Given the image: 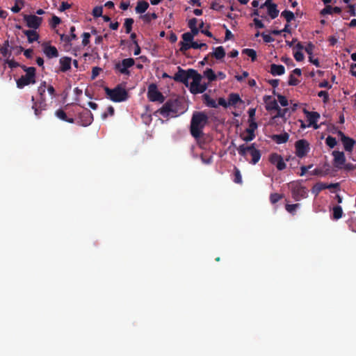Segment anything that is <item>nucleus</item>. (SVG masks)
I'll return each mask as SVG.
<instances>
[{
    "label": "nucleus",
    "instance_id": "f257e3e1",
    "mask_svg": "<svg viewBox=\"0 0 356 356\" xmlns=\"http://www.w3.org/2000/svg\"><path fill=\"white\" fill-rule=\"evenodd\" d=\"M209 122L207 115L202 111H195L193 113L190 132L191 136L197 139L203 135V129Z\"/></svg>",
    "mask_w": 356,
    "mask_h": 356
},
{
    "label": "nucleus",
    "instance_id": "f03ea898",
    "mask_svg": "<svg viewBox=\"0 0 356 356\" xmlns=\"http://www.w3.org/2000/svg\"><path fill=\"white\" fill-rule=\"evenodd\" d=\"M180 102L177 99H168L164 103L161 108L157 110L163 118H174L178 115Z\"/></svg>",
    "mask_w": 356,
    "mask_h": 356
},
{
    "label": "nucleus",
    "instance_id": "7ed1b4c3",
    "mask_svg": "<svg viewBox=\"0 0 356 356\" xmlns=\"http://www.w3.org/2000/svg\"><path fill=\"white\" fill-rule=\"evenodd\" d=\"M107 98L114 102H122L126 101L129 97L128 92L120 85H118L113 89L108 87L104 88Z\"/></svg>",
    "mask_w": 356,
    "mask_h": 356
},
{
    "label": "nucleus",
    "instance_id": "20e7f679",
    "mask_svg": "<svg viewBox=\"0 0 356 356\" xmlns=\"http://www.w3.org/2000/svg\"><path fill=\"white\" fill-rule=\"evenodd\" d=\"M22 69L26 72L25 75H22L16 81L18 88H23L24 87L35 83V73L36 69L34 67H26L21 65Z\"/></svg>",
    "mask_w": 356,
    "mask_h": 356
},
{
    "label": "nucleus",
    "instance_id": "39448f33",
    "mask_svg": "<svg viewBox=\"0 0 356 356\" xmlns=\"http://www.w3.org/2000/svg\"><path fill=\"white\" fill-rule=\"evenodd\" d=\"M197 71L193 69H188L184 70L180 67H178V71L175 74L173 79L176 82L184 83L186 87L188 86V79H193L197 74Z\"/></svg>",
    "mask_w": 356,
    "mask_h": 356
},
{
    "label": "nucleus",
    "instance_id": "423d86ee",
    "mask_svg": "<svg viewBox=\"0 0 356 356\" xmlns=\"http://www.w3.org/2000/svg\"><path fill=\"white\" fill-rule=\"evenodd\" d=\"M238 152L242 156H245L247 152H249L252 156L250 163L255 165L259 162L261 159V152L259 149L254 147V143H252L250 146H245L244 144L240 145L238 147Z\"/></svg>",
    "mask_w": 356,
    "mask_h": 356
},
{
    "label": "nucleus",
    "instance_id": "0eeeda50",
    "mask_svg": "<svg viewBox=\"0 0 356 356\" xmlns=\"http://www.w3.org/2000/svg\"><path fill=\"white\" fill-rule=\"evenodd\" d=\"M147 98L150 102H158L159 103H163L165 101V97L158 90L157 86L155 83H151L148 86L147 90Z\"/></svg>",
    "mask_w": 356,
    "mask_h": 356
},
{
    "label": "nucleus",
    "instance_id": "6e6552de",
    "mask_svg": "<svg viewBox=\"0 0 356 356\" xmlns=\"http://www.w3.org/2000/svg\"><path fill=\"white\" fill-rule=\"evenodd\" d=\"M134 59L131 58H124L121 62L115 63L114 70L118 71L122 74L129 75L130 71L129 70V68L134 66Z\"/></svg>",
    "mask_w": 356,
    "mask_h": 356
},
{
    "label": "nucleus",
    "instance_id": "1a4fd4ad",
    "mask_svg": "<svg viewBox=\"0 0 356 356\" xmlns=\"http://www.w3.org/2000/svg\"><path fill=\"white\" fill-rule=\"evenodd\" d=\"M296 154L299 158L305 157L309 151V143L305 139H300L295 143Z\"/></svg>",
    "mask_w": 356,
    "mask_h": 356
},
{
    "label": "nucleus",
    "instance_id": "9d476101",
    "mask_svg": "<svg viewBox=\"0 0 356 356\" xmlns=\"http://www.w3.org/2000/svg\"><path fill=\"white\" fill-rule=\"evenodd\" d=\"M337 134L341 138L344 149L346 152H351L356 141L353 138L346 136L344 133L340 130H338Z\"/></svg>",
    "mask_w": 356,
    "mask_h": 356
},
{
    "label": "nucleus",
    "instance_id": "9b49d317",
    "mask_svg": "<svg viewBox=\"0 0 356 356\" xmlns=\"http://www.w3.org/2000/svg\"><path fill=\"white\" fill-rule=\"evenodd\" d=\"M24 20L26 22L28 27L35 30L40 27L42 18L34 15H24Z\"/></svg>",
    "mask_w": 356,
    "mask_h": 356
},
{
    "label": "nucleus",
    "instance_id": "f8f14e48",
    "mask_svg": "<svg viewBox=\"0 0 356 356\" xmlns=\"http://www.w3.org/2000/svg\"><path fill=\"white\" fill-rule=\"evenodd\" d=\"M266 7L268 14L271 19H275L279 15V10L277 8V4L272 2V0H266L264 4L260 6V9Z\"/></svg>",
    "mask_w": 356,
    "mask_h": 356
},
{
    "label": "nucleus",
    "instance_id": "ddd939ff",
    "mask_svg": "<svg viewBox=\"0 0 356 356\" xmlns=\"http://www.w3.org/2000/svg\"><path fill=\"white\" fill-rule=\"evenodd\" d=\"M303 112L309 121L308 127L312 126L315 129H318L319 126L317 124V121L320 118V114L318 112L308 111L306 109H304Z\"/></svg>",
    "mask_w": 356,
    "mask_h": 356
},
{
    "label": "nucleus",
    "instance_id": "4468645a",
    "mask_svg": "<svg viewBox=\"0 0 356 356\" xmlns=\"http://www.w3.org/2000/svg\"><path fill=\"white\" fill-rule=\"evenodd\" d=\"M269 161L276 166L278 170H283L286 168V163L281 155L273 153L269 156Z\"/></svg>",
    "mask_w": 356,
    "mask_h": 356
},
{
    "label": "nucleus",
    "instance_id": "2eb2a0df",
    "mask_svg": "<svg viewBox=\"0 0 356 356\" xmlns=\"http://www.w3.org/2000/svg\"><path fill=\"white\" fill-rule=\"evenodd\" d=\"M332 156H334L333 163L335 168L341 169L342 165L346 163V156L343 152L333 151Z\"/></svg>",
    "mask_w": 356,
    "mask_h": 356
},
{
    "label": "nucleus",
    "instance_id": "dca6fc26",
    "mask_svg": "<svg viewBox=\"0 0 356 356\" xmlns=\"http://www.w3.org/2000/svg\"><path fill=\"white\" fill-rule=\"evenodd\" d=\"M257 127V123L254 120H250L249 127L245 130L248 135L243 137V140L245 142H250L254 140L255 138L254 131Z\"/></svg>",
    "mask_w": 356,
    "mask_h": 356
},
{
    "label": "nucleus",
    "instance_id": "f3484780",
    "mask_svg": "<svg viewBox=\"0 0 356 356\" xmlns=\"http://www.w3.org/2000/svg\"><path fill=\"white\" fill-rule=\"evenodd\" d=\"M79 118L81 121V124L85 127L90 125L93 121L92 113L88 109H85L83 112L80 113Z\"/></svg>",
    "mask_w": 356,
    "mask_h": 356
},
{
    "label": "nucleus",
    "instance_id": "a211bd4d",
    "mask_svg": "<svg viewBox=\"0 0 356 356\" xmlns=\"http://www.w3.org/2000/svg\"><path fill=\"white\" fill-rule=\"evenodd\" d=\"M307 195L306 188L301 186H296L292 188V196L296 201L300 200L301 198L305 197Z\"/></svg>",
    "mask_w": 356,
    "mask_h": 356
},
{
    "label": "nucleus",
    "instance_id": "6ab92c4d",
    "mask_svg": "<svg viewBox=\"0 0 356 356\" xmlns=\"http://www.w3.org/2000/svg\"><path fill=\"white\" fill-rule=\"evenodd\" d=\"M47 88V83L46 81H42L40 83V86L38 88V92L40 96L39 99L37 101L40 104V107L42 108H44V106H46V99L44 96V93Z\"/></svg>",
    "mask_w": 356,
    "mask_h": 356
},
{
    "label": "nucleus",
    "instance_id": "aec40b11",
    "mask_svg": "<svg viewBox=\"0 0 356 356\" xmlns=\"http://www.w3.org/2000/svg\"><path fill=\"white\" fill-rule=\"evenodd\" d=\"M202 79V76L200 74L197 73L195 77L193 79V81L191 83L190 85V92L193 94H199V92H197V90H199L200 89V83L201 82Z\"/></svg>",
    "mask_w": 356,
    "mask_h": 356
},
{
    "label": "nucleus",
    "instance_id": "412c9836",
    "mask_svg": "<svg viewBox=\"0 0 356 356\" xmlns=\"http://www.w3.org/2000/svg\"><path fill=\"white\" fill-rule=\"evenodd\" d=\"M43 51L49 58H57L59 56L58 51L54 46L45 45Z\"/></svg>",
    "mask_w": 356,
    "mask_h": 356
},
{
    "label": "nucleus",
    "instance_id": "4be33fe9",
    "mask_svg": "<svg viewBox=\"0 0 356 356\" xmlns=\"http://www.w3.org/2000/svg\"><path fill=\"white\" fill-rule=\"evenodd\" d=\"M264 100L266 105V109L268 111H273V110H277L279 108L278 104L275 99L272 100L270 96H265L264 97Z\"/></svg>",
    "mask_w": 356,
    "mask_h": 356
},
{
    "label": "nucleus",
    "instance_id": "5701e85b",
    "mask_svg": "<svg viewBox=\"0 0 356 356\" xmlns=\"http://www.w3.org/2000/svg\"><path fill=\"white\" fill-rule=\"evenodd\" d=\"M60 70L63 72H65L71 69L72 59L70 57H62L60 60Z\"/></svg>",
    "mask_w": 356,
    "mask_h": 356
},
{
    "label": "nucleus",
    "instance_id": "b1692460",
    "mask_svg": "<svg viewBox=\"0 0 356 356\" xmlns=\"http://www.w3.org/2000/svg\"><path fill=\"white\" fill-rule=\"evenodd\" d=\"M289 138V135L286 132L281 134H274L271 136V139L277 144L286 143Z\"/></svg>",
    "mask_w": 356,
    "mask_h": 356
},
{
    "label": "nucleus",
    "instance_id": "393cba45",
    "mask_svg": "<svg viewBox=\"0 0 356 356\" xmlns=\"http://www.w3.org/2000/svg\"><path fill=\"white\" fill-rule=\"evenodd\" d=\"M191 32H186L182 34L181 38L185 42H191L193 40V38L195 35L198 34L200 32L199 29L197 27L196 28H192L190 29Z\"/></svg>",
    "mask_w": 356,
    "mask_h": 356
},
{
    "label": "nucleus",
    "instance_id": "a878e982",
    "mask_svg": "<svg viewBox=\"0 0 356 356\" xmlns=\"http://www.w3.org/2000/svg\"><path fill=\"white\" fill-rule=\"evenodd\" d=\"M270 72L273 76H280L284 74L285 67L282 65L271 64Z\"/></svg>",
    "mask_w": 356,
    "mask_h": 356
},
{
    "label": "nucleus",
    "instance_id": "bb28decb",
    "mask_svg": "<svg viewBox=\"0 0 356 356\" xmlns=\"http://www.w3.org/2000/svg\"><path fill=\"white\" fill-rule=\"evenodd\" d=\"M277 114L272 118V120H275L277 118H280V124H283L286 121V115L289 112V108H281L279 106V108L276 110Z\"/></svg>",
    "mask_w": 356,
    "mask_h": 356
},
{
    "label": "nucleus",
    "instance_id": "cd10ccee",
    "mask_svg": "<svg viewBox=\"0 0 356 356\" xmlns=\"http://www.w3.org/2000/svg\"><path fill=\"white\" fill-rule=\"evenodd\" d=\"M149 8V3L145 0H140L138 1L137 5L135 8L136 13L143 14Z\"/></svg>",
    "mask_w": 356,
    "mask_h": 356
},
{
    "label": "nucleus",
    "instance_id": "c85d7f7f",
    "mask_svg": "<svg viewBox=\"0 0 356 356\" xmlns=\"http://www.w3.org/2000/svg\"><path fill=\"white\" fill-rule=\"evenodd\" d=\"M23 33L27 36L28 42L33 43L39 38L38 33L35 30H24Z\"/></svg>",
    "mask_w": 356,
    "mask_h": 356
},
{
    "label": "nucleus",
    "instance_id": "c756f323",
    "mask_svg": "<svg viewBox=\"0 0 356 356\" xmlns=\"http://www.w3.org/2000/svg\"><path fill=\"white\" fill-rule=\"evenodd\" d=\"M56 116L59 118L60 120L69 122V123H74V120L72 118H68L67 116L66 113L61 108L58 109L55 112Z\"/></svg>",
    "mask_w": 356,
    "mask_h": 356
},
{
    "label": "nucleus",
    "instance_id": "7c9ffc66",
    "mask_svg": "<svg viewBox=\"0 0 356 356\" xmlns=\"http://www.w3.org/2000/svg\"><path fill=\"white\" fill-rule=\"evenodd\" d=\"M209 55L215 57L217 60H221L225 56V51L223 47L220 46L215 48L214 51L211 53Z\"/></svg>",
    "mask_w": 356,
    "mask_h": 356
},
{
    "label": "nucleus",
    "instance_id": "2f4dec72",
    "mask_svg": "<svg viewBox=\"0 0 356 356\" xmlns=\"http://www.w3.org/2000/svg\"><path fill=\"white\" fill-rule=\"evenodd\" d=\"M202 99L204 104L211 108H217L218 104L216 101L211 98L208 94H204L202 95Z\"/></svg>",
    "mask_w": 356,
    "mask_h": 356
},
{
    "label": "nucleus",
    "instance_id": "473e14b6",
    "mask_svg": "<svg viewBox=\"0 0 356 356\" xmlns=\"http://www.w3.org/2000/svg\"><path fill=\"white\" fill-rule=\"evenodd\" d=\"M332 219L334 220H337L342 217L343 215V209L341 206L337 205L334 206L332 209Z\"/></svg>",
    "mask_w": 356,
    "mask_h": 356
},
{
    "label": "nucleus",
    "instance_id": "72a5a7b5",
    "mask_svg": "<svg viewBox=\"0 0 356 356\" xmlns=\"http://www.w3.org/2000/svg\"><path fill=\"white\" fill-rule=\"evenodd\" d=\"M31 101H32V102H33V106H32V108L34 110V113H35V115L37 117H39V116L40 115V114H41L42 111L43 110H45V107H46V106H44V108H42L40 107V104H39V102H35V98H34V97H33V96L31 97Z\"/></svg>",
    "mask_w": 356,
    "mask_h": 356
},
{
    "label": "nucleus",
    "instance_id": "f704fd0d",
    "mask_svg": "<svg viewBox=\"0 0 356 356\" xmlns=\"http://www.w3.org/2000/svg\"><path fill=\"white\" fill-rule=\"evenodd\" d=\"M241 102V99L240 96L236 93H231L229 95L228 98V104L231 106H234L237 104L238 102Z\"/></svg>",
    "mask_w": 356,
    "mask_h": 356
},
{
    "label": "nucleus",
    "instance_id": "c9c22d12",
    "mask_svg": "<svg viewBox=\"0 0 356 356\" xmlns=\"http://www.w3.org/2000/svg\"><path fill=\"white\" fill-rule=\"evenodd\" d=\"M327 188V184L323 183V182H318L316 184L312 189V192L315 194V195H317L321 191Z\"/></svg>",
    "mask_w": 356,
    "mask_h": 356
},
{
    "label": "nucleus",
    "instance_id": "e433bc0d",
    "mask_svg": "<svg viewBox=\"0 0 356 356\" xmlns=\"http://www.w3.org/2000/svg\"><path fill=\"white\" fill-rule=\"evenodd\" d=\"M204 76L208 79L209 82L216 81L217 79V75L211 68L206 69V70L204 72Z\"/></svg>",
    "mask_w": 356,
    "mask_h": 356
},
{
    "label": "nucleus",
    "instance_id": "4c0bfd02",
    "mask_svg": "<svg viewBox=\"0 0 356 356\" xmlns=\"http://www.w3.org/2000/svg\"><path fill=\"white\" fill-rule=\"evenodd\" d=\"M281 16L283 17L287 23L291 22L295 19L294 13L290 10H284L281 13Z\"/></svg>",
    "mask_w": 356,
    "mask_h": 356
},
{
    "label": "nucleus",
    "instance_id": "58836bf2",
    "mask_svg": "<svg viewBox=\"0 0 356 356\" xmlns=\"http://www.w3.org/2000/svg\"><path fill=\"white\" fill-rule=\"evenodd\" d=\"M9 42L8 40H6L3 45L0 47V53L3 55V57H10V52L8 51Z\"/></svg>",
    "mask_w": 356,
    "mask_h": 356
},
{
    "label": "nucleus",
    "instance_id": "ea45409f",
    "mask_svg": "<svg viewBox=\"0 0 356 356\" xmlns=\"http://www.w3.org/2000/svg\"><path fill=\"white\" fill-rule=\"evenodd\" d=\"M242 54L249 56L253 62L257 59V52L253 49H244L242 51Z\"/></svg>",
    "mask_w": 356,
    "mask_h": 356
},
{
    "label": "nucleus",
    "instance_id": "a19ab883",
    "mask_svg": "<svg viewBox=\"0 0 356 356\" xmlns=\"http://www.w3.org/2000/svg\"><path fill=\"white\" fill-rule=\"evenodd\" d=\"M140 18L145 23H149L152 19H156L157 18V15L155 13H146L143 15L140 16Z\"/></svg>",
    "mask_w": 356,
    "mask_h": 356
},
{
    "label": "nucleus",
    "instance_id": "79ce46f5",
    "mask_svg": "<svg viewBox=\"0 0 356 356\" xmlns=\"http://www.w3.org/2000/svg\"><path fill=\"white\" fill-rule=\"evenodd\" d=\"M134 21L132 18H126L124 23L126 33H130Z\"/></svg>",
    "mask_w": 356,
    "mask_h": 356
},
{
    "label": "nucleus",
    "instance_id": "37998d69",
    "mask_svg": "<svg viewBox=\"0 0 356 356\" xmlns=\"http://www.w3.org/2000/svg\"><path fill=\"white\" fill-rule=\"evenodd\" d=\"M180 45V51L182 53H185L186 51L190 49L191 48V42H185L184 40L183 41L179 42Z\"/></svg>",
    "mask_w": 356,
    "mask_h": 356
},
{
    "label": "nucleus",
    "instance_id": "c03bdc74",
    "mask_svg": "<svg viewBox=\"0 0 356 356\" xmlns=\"http://www.w3.org/2000/svg\"><path fill=\"white\" fill-rule=\"evenodd\" d=\"M326 145L330 148H334L337 145V140L335 138L328 136L325 140Z\"/></svg>",
    "mask_w": 356,
    "mask_h": 356
},
{
    "label": "nucleus",
    "instance_id": "a18cd8bd",
    "mask_svg": "<svg viewBox=\"0 0 356 356\" xmlns=\"http://www.w3.org/2000/svg\"><path fill=\"white\" fill-rule=\"evenodd\" d=\"M234 181L236 184H241L242 183V177H241V172L240 170L237 168H234Z\"/></svg>",
    "mask_w": 356,
    "mask_h": 356
},
{
    "label": "nucleus",
    "instance_id": "49530a36",
    "mask_svg": "<svg viewBox=\"0 0 356 356\" xmlns=\"http://www.w3.org/2000/svg\"><path fill=\"white\" fill-rule=\"evenodd\" d=\"M283 195L277 193H272L270 195V201L272 204H275L278 202L282 198Z\"/></svg>",
    "mask_w": 356,
    "mask_h": 356
},
{
    "label": "nucleus",
    "instance_id": "de8ad7c7",
    "mask_svg": "<svg viewBox=\"0 0 356 356\" xmlns=\"http://www.w3.org/2000/svg\"><path fill=\"white\" fill-rule=\"evenodd\" d=\"M300 204L297 203V204H286L285 206V209L286 210L290 213H292V214H294L296 209H298V207H300Z\"/></svg>",
    "mask_w": 356,
    "mask_h": 356
},
{
    "label": "nucleus",
    "instance_id": "09e8293b",
    "mask_svg": "<svg viewBox=\"0 0 356 356\" xmlns=\"http://www.w3.org/2000/svg\"><path fill=\"white\" fill-rule=\"evenodd\" d=\"M273 93L275 95H277V99H278V100H279V102H280V104L282 106H288V104H288V100H287V99H286L284 96H283V95H280V94H276L275 90L273 92Z\"/></svg>",
    "mask_w": 356,
    "mask_h": 356
},
{
    "label": "nucleus",
    "instance_id": "8fccbe9b",
    "mask_svg": "<svg viewBox=\"0 0 356 356\" xmlns=\"http://www.w3.org/2000/svg\"><path fill=\"white\" fill-rule=\"evenodd\" d=\"M103 8L102 6H96L92 10V15L95 17H99L102 16Z\"/></svg>",
    "mask_w": 356,
    "mask_h": 356
},
{
    "label": "nucleus",
    "instance_id": "3c124183",
    "mask_svg": "<svg viewBox=\"0 0 356 356\" xmlns=\"http://www.w3.org/2000/svg\"><path fill=\"white\" fill-rule=\"evenodd\" d=\"M60 22V19L58 17L54 15L50 22V26L51 28L55 29Z\"/></svg>",
    "mask_w": 356,
    "mask_h": 356
},
{
    "label": "nucleus",
    "instance_id": "603ef678",
    "mask_svg": "<svg viewBox=\"0 0 356 356\" xmlns=\"http://www.w3.org/2000/svg\"><path fill=\"white\" fill-rule=\"evenodd\" d=\"M82 38H83L82 44L83 46H87L90 43V33H87V32H84L82 34Z\"/></svg>",
    "mask_w": 356,
    "mask_h": 356
},
{
    "label": "nucleus",
    "instance_id": "864d4df0",
    "mask_svg": "<svg viewBox=\"0 0 356 356\" xmlns=\"http://www.w3.org/2000/svg\"><path fill=\"white\" fill-rule=\"evenodd\" d=\"M300 81L294 76L293 74H290L289 77L288 84L289 86H297Z\"/></svg>",
    "mask_w": 356,
    "mask_h": 356
},
{
    "label": "nucleus",
    "instance_id": "5fc2aeb1",
    "mask_svg": "<svg viewBox=\"0 0 356 356\" xmlns=\"http://www.w3.org/2000/svg\"><path fill=\"white\" fill-rule=\"evenodd\" d=\"M332 7L330 5L325 6V7L321 11V14L322 15H332Z\"/></svg>",
    "mask_w": 356,
    "mask_h": 356
},
{
    "label": "nucleus",
    "instance_id": "6e6d98bb",
    "mask_svg": "<svg viewBox=\"0 0 356 356\" xmlns=\"http://www.w3.org/2000/svg\"><path fill=\"white\" fill-rule=\"evenodd\" d=\"M293 56L295 59L298 62L302 61L305 58L303 54L300 51H296L293 54Z\"/></svg>",
    "mask_w": 356,
    "mask_h": 356
},
{
    "label": "nucleus",
    "instance_id": "4d7b16f0",
    "mask_svg": "<svg viewBox=\"0 0 356 356\" xmlns=\"http://www.w3.org/2000/svg\"><path fill=\"white\" fill-rule=\"evenodd\" d=\"M318 96L323 98V102L325 103L328 101L329 95L327 91L321 90L318 92Z\"/></svg>",
    "mask_w": 356,
    "mask_h": 356
},
{
    "label": "nucleus",
    "instance_id": "13d9d810",
    "mask_svg": "<svg viewBox=\"0 0 356 356\" xmlns=\"http://www.w3.org/2000/svg\"><path fill=\"white\" fill-rule=\"evenodd\" d=\"M261 35V37L263 38V40L265 42L268 43V42H273L275 40L274 38L268 34L262 33Z\"/></svg>",
    "mask_w": 356,
    "mask_h": 356
},
{
    "label": "nucleus",
    "instance_id": "bf43d9fd",
    "mask_svg": "<svg viewBox=\"0 0 356 356\" xmlns=\"http://www.w3.org/2000/svg\"><path fill=\"white\" fill-rule=\"evenodd\" d=\"M102 71V68L99 67H94L92 70V79H95L99 74V72Z\"/></svg>",
    "mask_w": 356,
    "mask_h": 356
},
{
    "label": "nucleus",
    "instance_id": "052dcab7",
    "mask_svg": "<svg viewBox=\"0 0 356 356\" xmlns=\"http://www.w3.org/2000/svg\"><path fill=\"white\" fill-rule=\"evenodd\" d=\"M314 48V45L312 42H309L304 49L309 55H312L313 54Z\"/></svg>",
    "mask_w": 356,
    "mask_h": 356
},
{
    "label": "nucleus",
    "instance_id": "680f3d73",
    "mask_svg": "<svg viewBox=\"0 0 356 356\" xmlns=\"http://www.w3.org/2000/svg\"><path fill=\"white\" fill-rule=\"evenodd\" d=\"M60 40L63 42H65L69 46H71L70 42L72 41L70 35H67L65 34L60 35Z\"/></svg>",
    "mask_w": 356,
    "mask_h": 356
},
{
    "label": "nucleus",
    "instance_id": "e2e57ef3",
    "mask_svg": "<svg viewBox=\"0 0 356 356\" xmlns=\"http://www.w3.org/2000/svg\"><path fill=\"white\" fill-rule=\"evenodd\" d=\"M7 64L8 65V67L11 69H13V68H15V67H17L19 66V64L15 61L14 60H8L6 61Z\"/></svg>",
    "mask_w": 356,
    "mask_h": 356
},
{
    "label": "nucleus",
    "instance_id": "0e129e2a",
    "mask_svg": "<svg viewBox=\"0 0 356 356\" xmlns=\"http://www.w3.org/2000/svg\"><path fill=\"white\" fill-rule=\"evenodd\" d=\"M197 19L196 18H192L188 21V26L189 29L197 27Z\"/></svg>",
    "mask_w": 356,
    "mask_h": 356
},
{
    "label": "nucleus",
    "instance_id": "69168bd1",
    "mask_svg": "<svg viewBox=\"0 0 356 356\" xmlns=\"http://www.w3.org/2000/svg\"><path fill=\"white\" fill-rule=\"evenodd\" d=\"M70 8H71V4L68 3L67 2L63 1L61 3L59 10L63 12L67 9H69Z\"/></svg>",
    "mask_w": 356,
    "mask_h": 356
},
{
    "label": "nucleus",
    "instance_id": "338daca9",
    "mask_svg": "<svg viewBox=\"0 0 356 356\" xmlns=\"http://www.w3.org/2000/svg\"><path fill=\"white\" fill-rule=\"evenodd\" d=\"M249 74L248 72L244 71L241 75H236L235 78L238 81H242L245 78H247Z\"/></svg>",
    "mask_w": 356,
    "mask_h": 356
},
{
    "label": "nucleus",
    "instance_id": "774afa93",
    "mask_svg": "<svg viewBox=\"0 0 356 356\" xmlns=\"http://www.w3.org/2000/svg\"><path fill=\"white\" fill-rule=\"evenodd\" d=\"M253 21H254L256 28L263 29L264 27V24L260 19H259L257 18H254Z\"/></svg>",
    "mask_w": 356,
    "mask_h": 356
}]
</instances>
